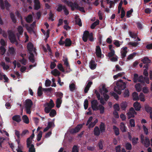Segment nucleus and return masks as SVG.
<instances>
[{"instance_id": "f257e3e1", "label": "nucleus", "mask_w": 152, "mask_h": 152, "mask_svg": "<svg viewBox=\"0 0 152 152\" xmlns=\"http://www.w3.org/2000/svg\"><path fill=\"white\" fill-rule=\"evenodd\" d=\"M27 48L29 54L28 59L30 62L33 63H34L35 62L34 54H35L36 55H37L36 49L34 47L32 43L30 42L28 43Z\"/></svg>"}, {"instance_id": "f03ea898", "label": "nucleus", "mask_w": 152, "mask_h": 152, "mask_svg": "<svg viewBox=\"0 0 152 152\" xmlns=\"http://www.w3.org/2000/svg\"><path fill=\"white\" fill-rule=\"evenodd\" d=\"M133 81L134 83H136L138 81L140 82L144 85L145 82L148 84L149 83L148 77H144L142 75L138 77V74L136 73H135L134 75Z\"/></svg>"}, {"instance_id": "7ed1b4c3", "label": "nucleus", "mask_w": 152, "mask_h": 152, "mask_svg": "<svg viewBox=\"0 0 152 152\" xmlns=\"http://www.w3.org/2000/svg\"><path fill=\"white\" fill-rule=\"evenodd\" d=\"M64 2L68 6L71 7L72 11H74L75 9L79 10L80 11L83 12H85L84 8L83 7H80L76 2L73 3L71 1H69L67 0L64 1Z\"/></svg>"}, {"instance_id": "20e7f679", "label": "nucleus", "mask_w": 152, "mask_h": 152, "mask_svg": "<svg viewBox=\"0 0 152 152\" xmlns=\"http://www.w3.org/2000/svg\"><path fill=\"white\" fill-rule=\"evenodd\" d=\"M126 84L122 82V80H120L116 83V86L114 89V91L119 94L121 93V91L126 88Z\"/></svg>"}, {"instance_id": "39448f33", "label": "nucleus", "mask_w": 152, "mask_h": 152, "mask_svg": "<svg viewBox=\"0 0 152 152\" xmlns=\"http://www.w3.org/2000/svg\"><path fill=\"white\" fill-rule=\"evenodd\" d=\"M33 102L30 99H27L25 101V110L27 114H30L31 108L33 105Z\"/></svg>"}, {"instance_id": "423d86ee", "label": "nucleus", "mask_w": 152, "mask_h": 152, "mask_svg": "<svg viewBox=\"0 0 152 152\" xmlns=\"http://www.w3.org/2000/svg\"><path fill=\"white\" fill-rule=\"evenodd\" d=\"M10 5L7 0H5L4 1L3 0H0V7L2 10L6 9L7 10H9V7Z\"/></svg>"}, {"instance_id": "0eeeda50", "label": "nucleus", "mask_w": 152, "mask_h": 152, "mask_svg": "<svg viewBox=\"0 0 152 152\" xmlns=\"http://www.w3.org/2000/svg\"><path fill=\"white\" fill-rule=\"evenodd\" d=\"M8 37L11 42L12 43H16V45L18 44V42L16 40V37L13 32L11 30L8 31Z\"/></svg>"}, {"instance_id": "6e6552de", "label": "nucleus", "mask_w": 152, "mask_h": 152, "mask_svg": "<svg viewBox=\"0 0 152 152\" xmlns=\"http://www.w3.org/2000/svg\"><path fill=\"white\" fill-rule=\"evenodd\" d=\"M83 127V124H78L74 128H72L69 130L70 134H74L79 132Z\"/></svg>"}, {"instance_id": "1a4fd4ad", "label": "nucleus", "mask_w": 152, "mask_h": 152, "mask_svg": "<svg viewBox=\"0 0 152 152\" xmlns=\"http://www.w3.org/2000/svg\"><path fill=\"white\" fill-rule=\"evenodd\" d=\"M137 114V113L134 109L132 107H131L129 109V111L127 113L128 119H129L131 118H134V115H136Z\"/></svg>"}, {"instance_id": "9d476101", "label": "nucleus", "mask_w": 152, "mask_h": 152, "mask_svg": "<svg viewBox=\"0 0 152 152\" xmlns=\"http://www.w3.org/2000/svg\"><path fill=\"white\" fill-rule=\"evenodd\" d=\"M91 106L94 111H96L99 110L98 105V102L97 100H93L91 101Z\"/></svg>"}, {"instance_id": "9b49d317", "label": "nucleus", "mask_w": 152, "mask_h": 152, "mask_svg": "<svg viewBox=\"0 0 152 152\" xmlns=\"http://www.w3.org/2000/svg\"><path fill=\"white\" fill-rule=\"evenodd\" d=\"M141 61L143 62V64H146L144 66L143 68H145L147 69H148V64L151 62V60L149 59L147 57H145L143 59L141 60Z\"/></svg>"}, {"instance_id": "f8f14e48", "label": "nucleus", "mask_w": 152, "mask_h": 152, "mask_svg": "<svg viewBox=\"0 0 152 152\" xmlns=\"http://www.w3.org/2000/svg\"><path fill=\"white\" fill-rule=\"evenodd\" d=\"M34 9L38 10L41 7L40 3L39 0H34Z\"/></svg>"}, {"instance_id": "ddd939ff", "label": "nucleus", "mask_w": 152, "mask_h": 152, "mask_svg": "<svg viewBox=\"0 0 152 152\" xmlns=\"http://www.w3.org/2000/svg\"><path fill=\"white\" fill-rule=\"evenodd\" d=\"M90 34L88 31H84L82 37L83 40L84 42H86L87 41Z\"/></svg>"}, {"instance_id": "4468645a", "label": "nucleus", "mask_w": 152, "mask_h": 152, "mask_svg": "<svg viewBox=\"0 0 152 152\" xmlns=\"http://www.w3.org/2000/svg\"><path fill=\"white\" fill-rule=\"evenodd\" d=\"M145 110L146 111L150 113V117L152 118V107L148 105H146L145 107Z\"/></svg>"}, {"instance_id": "2eb2a0df", "label": "nucleus", "mask_w": 152, "mask_h": 152, "mask_svg": "<svg viewBox=\"0 0 152 152\" xmlns=\"http://www.w3.org/2000/svg\"><path fill=\"white\" fill-rule=\"evenodd\" d=\"M96 53L97 56L98 58L102 57V52L101 49L99 46H96Z\"/></svg>"}, {"instance_id": "dca6fc26", "label": "nucleus", "mask_w": 152, "mask_h": 152, "mask_svg": "<svg viewBox=\"0 0 152 152\" xmlns=\"http://www.w3.org/2000/svg\"><path fill=\"white\" fill-rule=\"evenodd\" d=\"M96 65L97 64L96 63L94 60L92 59L90 61L89 66L91 69L94 70L95 69L96 66Z\"/></svg>"}, {"instance_id": "f3484780", "label": "nucleus", "mask_w": 152, "mask_h": 152, "mask_svg": "<svg viewBox=\"0 0 152 152\" xmlns=\"http://www.w3.org/2000/svg\"><path fill=\"white\" fill-rule=\"evenodd\" d=\"M141 142L146 147H149L150 144L149 139L146 137H145V139L142 142Z\"/></svg>"}, {"instance_id": "a211bd4d", "label": "nucleus", "mask_w": 152, "mask_h": 152, "mask_svg": "<svg viewBox=\"0 0 152 152\" xmlns=\"http://www.w3.org/2000/svg\"><path fill=\"white\" fill-rule=\"evenodd\" d=\"M133 107L135 110L137 111L140 110L141 108V106L140 103L137 101L136 102L134 103Z\"/></svg>"}, {"instance_id": "6ab92c4d", "label": "nucleus", "mask_w": 152, "mask_h": 152, "mask_svg": "<svg viewBox=\"0 0 152 152\" xmlns=\"http://www.w3.org/2000/svg\"><path fill=\"white\" fill-rule=\"evenodd\" d=\"M127 47H123L122 50L121 51V58H124L126 56L127 51Z\"/></svg>"}, {"instance_id": "aec40b11", "label": "nucleus", "mask_w": 152, "mask_h": 152, "mask_svg": "<svg viewBox=\"0 0 152 152\" xmlns=\"http://www.w3.org/2000/svg\"><path fill=\"white\" fill-rule=\"evenodd\" d=\"M101 131L98 126H96L94 128V134L96 136H99L100 133Z\"/></svg>"}, {"instance_id": "412c9836", "label": "nucleus", "mask_w": 152, "mask_h": 152, "mask_svg": "<svg viewBox=\"0 0 152 152\" xmlns=\"http://www.w3.org/2000/svg\"><path fill=\"white\" fill-rule=\"evenodd\" d=\"M106 126L103 122H101L99 125V129L101 133L104 132L105 130Z\"/></svg>"}, {"instance_id": "4be33fe9", "label": "nucleus", "mask_w": 152, "mask_h": 152, "mask_svg": "<svg viewBox=\"0 0 152 152\" xmlns=\"http://www.w3.org/2000/svg\"><path fill=\"white\" fill-rule=\"evenodd\" d=\"M25 27L28 32H31L33 31L34 28L31 26H29L28 24H25Z\"/></svg>"}, {"instance_id": "5701e85b", "label": "nucleus", "mask_w": 152, "mask_h": 152, "mask_svg": "<svg viewBox=\"0 0 152 152\" xmlns=\"http://www.w3.org/2000/svg\"><path fill=\"white\" fill-rule=\"evenodd\" d=\"M25 20L28 23H31L33 20V16L31 15H29L27 17L25 18Z\"/></svg>"}, {"instance_id": "b1692460", "label": "nucleus", "mask_w": 152, "mask_h": 152, "mask_svg": "<svg viewBox=\"0 0 152 152\" xmlns=\"http://www.w3.org/2000/svg\"><path fill=\"white\" fill-rule=\"evenodd\" d=\"M13 120L17 122H19L21 121L20 116V115H15L12 118Z\"/></svg>"}, {"instance_id": "393cba45", "label": "nucleus", "mask_w": 152, "mask_h": 152, "mask_svg": "<svg viewBox=\"0 0 152 152\" xmlns=\"http://www.w3.org/2000/svg\"><path fill=\"white\" fill-rule=\"evenodd\" d=\"M120 129L123 132L126 131V127L123 122H121L120 125Z\"/></svg>"}, {"instance_id": "a878e982", "label": "nucleus", "mask_w": 152, "mask_h": 152, "mask_svg": "<svg viewBox=\"0 0 152 152\" xmlns=\"http://www.w3.org/2000/svg\"><path fill=\"white\" fill-rule=\"evenodd\" d=\"M64 44L66 47L70 46L72 44V41L70 39L66 38L65 40Z\"/></svg>"}, {"instance_id": "bb28decb", "label": "nucleus", "mask_w": 152, "mask_h": 152, "mask_svg": "<svg viewBox=\"0 0 152 152\" xmlns=\"http://www.w3.org/2000/svg\"><path fill=\"white\" fill-rule=\"evenodd\" d=\"M0 65L2 67L3 69L5 70H7L10 68L8 65H6L5 63L4 62H1L0 63Z\"/></svg>"}, {"instance_id": "cd10ccee", "label": "nucleus", "mask_w": 152, "mask_h": 152, "mask_svg": "<svg viewBox=\"0 0 152 152\" xmlns=\"http://www.w3.org/2000/svg\"><path fill=\"white\" fill-rule=\"evenodd\" d=\"M46 105L48 107L51 108H53L54 106V104L52 99H50L49 103H46Z\"/></svg>"}, {"instance_id": "c85d7f7f", "label": "nucleus", "mask_w": 152, "mask_h": 152, "mask_svg": "<svg viewBox=\"0 0 152 152\" xmlns=\"http://www.w3.org/2000/svg\"><path fill=\"white\" fill-rule=\"evenodd\" d=\"M10 16L12 22L14 23H15L17 22V20L14 14L12 13H11L10 14Z\"/></svg>"}, {"instance_id": "c756f323", "label": "nucleus", "mask_w": 152, "mask_h": 152, "mask_svg": "<svg viewBox=\"0 0 152 152\" xmlns=\"http://www.w3.org/2000/svg\"><path fill=\"white\" fill-rule=\"evenodd\" d=\"M133 99L134 101H137L139 99L138 94L136 92H134L132 94Z\"/></svg>"}, {"instance_id": "7c9ffc66", "label": "nucleus", "mask_w": 152, "mask_h": 152, "mask_svg": "<svg viewBox=\"0 0 152 152\" xmlns=\"http://www.w3.org/2000/svg\"><path fill=\"white\" fill-rule=\"evenodd\" d=\"M62 102V100L60 99H57L56 100V107L58 108H59L61 106Z\"/></svg>"}, {"instance_id": "2f4dec72", "label": "nucleus", "mask_w": 152, "mask_h": 152, "mask_svg": "<svg viewBox=\"0 0 152 152\" xmlns=\"http://www.w3.org/2000/svg\"><path fill=\"white\" fill-rule=\"evenodd\" d=\"M51 73L55 76H59L60 74V72L56 69H55L53 70L52 71Z\"/></svg>"}, {"instance_id": "473e14b6", "label": "nucleus", "mask_w": 152, "mask_h": 152, "mask_svg": "<svg viewBox=\"0 0 152 152\" xmlns=\"http://www.w3.org/2000/svg\"><path fill=\"white\" fill-rule=\"evenodd\" d=\"M65 5H63L61 4H58V5L57 8L56 9V10L58 12H61L62 11V10L64 9V7H65Z\"/></svg>"}, {"instance_id": "72a5a7b5", "label": "nucleus", "mask_w": 152, "mask_h": 152, "mask_svg": "<svg viewBox=\"0 0 152 152\" xmlns=\"http://www.w3.org/2000/svg\"><path fill=\"white\" fill-rule=\"evenodd\" d=\"M127 106V104L126 102H122L120 104L121 108L122 110H125Z\"/></svg>"}, {"instance_id": "f704fd0d", "label": "nucleus", "mask_w": 152, "mask_h": 152, "mask_svg": "<svg viewBox=\"0 0 152 152\" xmlns=\"http://www.w3.org/2000/svg\"><path fill=\"white\" fill-rule=\"evenodd\" d=\"M113 129L114 131V133L116 136H118L119 134V129L116 126L114 125L113 126Z\"/></svg>"}, {"instance_id": "c9c22d12", "label": "nucleus", "mask_w": 152, "mask_h": 152, "mask_svg": "<svg viewBox=\"0 0 152 152\" xmlns=\"http://www.w3.org/2000/svg\"><path fill=\"white\" fill-rule=\"evenodd\" d=\"M41 31L44 35H45L46 34V39H47L49 36L50 30H47V32H46L42 28L41 29Z\"/></svg>"}, {"instance_id": "e433bc0d", "label": "nucleus", "mask_w": 152, "mask_h": 152, "mask_svg": "<svg viewBox=\"0 0 152 152\" xmlns=\"http://www.w3.org/2000/svg\"><path fill=\"white\" fill-rule=\"evenodd\" d=\"M22 119L24 123L28 124L29 123L28 118L26 115H23L22 116Z\"/></svg>"}, {"instance_id": "4c0bfd02", "label": "nucleus", "mask_w": 152, "mask_h": 152, "mask_svg": "<svg viewBox=\"0 0 152 152\" xmlns=\"http://www.w3.org/2000/svg\"><path fill=\"white\" fill-rule=\"evenodd\" d=\"M54 119L53 120V121H52L51 122H49L48 123V125L47 126L50 129L51 127H54L55 126V125L54 124Z\"/></svg>"}, {"instance_id": "58836bf2", "label": "nucleus", "mask_w": 152, "mask_h": 152, "mask_svg": "<svg viewBox=\"0 0 152 152\" xmlns=\"http://www.w3.org/2000/svg\"><path fill=\"white\" fill-rule=\"evenodd\" d=\"M75 22L76 24L80 26H82V22L80 18H76Z\"/></svg>"}, {"instance_id": "ea45409f", "label": "nucleus", "mask_w": 152, "mask_h": 152, "mask_svg": "<svg viewBox=\"0 0 152 152\" xmlns=\"http://www.w3.org/2000/svg\"><path fill=\"white\" fill-rule=\"evenodd\" d=\"M56 114V112L54 109L51 110L50 112L49 113L50 116L51 117H54Z\"/></svg>"}, {"instance_id": "a19ab883", "label": "nucleus", "mask_w": 152, "mask_h": 152, "mask_svg": "<svg viewBox=\"0 0 152 152\" xmlns=\"http://www.w3.org/2000/svg\"><path fill=\"white\" fill-rule=\"evenodd\" d=\"M6 50V49L3 46H1L0 47V54L1 55H3L5 53Z\"/></svg>"}, {"instance_id": "79ce46f5", "label": "nucleus", "mask_w": 152, "mask_h": 152, "mask_svg": "<svg viewBox=\"0 0 152 152\" xmlns=\"http://www.w3.org/2000/svg\"><path fill=\"white\" fill-rule=\"evenodd\" d=\"M99 110L100 111L101 114H103L104 112V107L102 104H99L98 106Z\"/></svg>"}, {"instance_id": "37998d69", "label": "nucleus", "mask_w": 152, "mask_h": 152, "mask_svg": "<svg viewBox=\"0 0 152 152\" xmlns=\"http://www.w3.org/2000/svg\"><path fill=\"white\" fill-rule=\"evenodd\" d=\"M136 91L140 92L141 90V87L140 83H137L135 86Z\"/></svg>"}, {"instance_id": "c03bdc74", "label": "nucleus", "mask_w": 152, "mask_h": 152, "mask_svg": "<svg viewBox=\"0 0 152 152\" xmlns=\"http://www.w3.org/2000/svg\"><path fill=\"white\" fill-rule=\"evenodd\" d=\"M125 148L127 150H130L132 148V145L129 142H127L125 144Z\"/></svg>"}, {"instance_id": "a18cd8bd", "label": "nucleus", "mask_w": 152, "mask_h": 152, "mask_svg": "<svg viewBox=\"0 0 152 152\" xmlns=\"http://www.w3.org/2000/svg\"><path fill=\"white\" fill-rule=\"evenodd\" d=\"M70 90L71 91H73L75 89V85L74 83H72L69 86Z\"/></svg>"}, {"instance_id": "49530a36", "label": "nucleus", "mask_w": 152, "mask_h": 152, "mask_svg": "<svg viewBox=\"0 0 152 152\" xmlns=\"http://www.w3.org/2000/svg\"><path fill=\"white\" fill-rule=\"evenodd\" d=\"M103 141L102 140H99V142L97 146L99 147V148L100 150H102L103 148Z\"/></svg>"}, {"instance_id": "de8ad7c7", "label": "nucleus", "mask_w": 152, "mask_h": 152, "mask_svg": "<svg viewBox=\"0 0 152 152\" xmlns=\"http://www.w3.org/2000/svg\"><path fill=\"white\" fill-rule=\"evenodd\" d=\"M78 147L76 145H75L73 147L72 152H79Z\"/></svg>"}, {"instance_id": "09e8293b", "label": "nucleus", "mask_w": 152, "mask_h": 152, "mask_svg": "<svg viewBox=\"0 0 152 152\" xmlns=\"http://www.w3.org/2000/svg\"><path fill=\"white\" fill-rule=\"evenodd\" d=\"M26 145L27 148H29L31 146L32 142V140L30 139V138H28L26 140Z\"/></svg>"}, {"instance_id": "8fccbe9b", "label": "nucleus", "mask_w": 152, "mask_h": 152, "mask_svg": "<svg viewBox=\"0 0 152 152\" xmlns=\"http://www.w3.org/2000/svg\"><path fill=\"white\" fill-rule=\"evenodd\" d=\"M42 87L40 86L39 87L37 91V94L38 96H41L42 94Z\"/></svg>"}, {"instance_id": "3c124183", "label": "nucleus", "mask_w": 152, "mask_h": 152, "mask_svg": "<svg viewBox=\"0 0 152 152\" xmlns=\"http://www.w3.org/2000/svg\"><path fill=\"white\" fill-rule=\"evenodd\" d=\"M136 53H133L130 54L127 57V60H130L133 58L134 57L136 56Z\"/></svg>"}, {"instance_id": "603ef678", "label": "nucleus", "mask_w": 152, "mask_h": 152, "mask_svg": "<svg viewBox=\"0 0 152 152\" xmlns=\"http://www.w3.org/2000/svg\"><path fill=\"white\" fill-rule=\"evenodd\" d=\"M29 152H35V149L33 144H31L30 147H29Z\"/></svg>"}, {"instance_id": "864d4df0", "label": "nucleus", "mask_w": 152, "mask_h": 152, "mask_svg": "<svg viewBox=\"0 0 152 152\" xmlns=\"http://www.w3.org/2000/svg\"><path fill=\"white\" fill-rule=\"evenodd\" d=\"M140 100L142 102H144L145 101V95L142 93H141L139 96Z\"/></svg>"}, {"instance_id": "5fc2aeb1", "label": "nucleus", "mask_w": 152, "mask_h": 152, "mask_svg": "<svg viewBox=\"0 0 152 152\" xmlns=\"http://www.w3.org/2000/svg\"><path fill=\"white\" fill-rule=\"evenodd\" d=\"M115 51L114 50H111L110 52L108 53L107 56L109 58L115 56Z\"/></svg>"}, {"instance_id": "6e6d98bb", "label": "nucleus", "mask_w": 152, "mask_h": 152, "mask_svg": "<svg viewBox=\"0 0 152 152\" xmlns=\"http://www.w3.org/2000/svg\"><path fill=\"white\" fill-rule=\"evenodd\" d=\"M129 124L131 127H134L135 126L134 120L133 119H131L129 120Z\"/></svg>"}, {"instance_id": "4d7b16f0", "label": "nucleus", "mask_w": 152, "mask_h": 152, "mask_svg": "<svg viewBox=\"0 0 152 152\" xmlns=\"http://www.w3.org/2000/svg\"><path fill=\"white\" fill-rule=\"evenodd\" d=\"M129 96V92L128 89L125 90L124 94V97H128Z\"/></svg>"}, {"instance_id": "13d9d810", "label": "nucleus", "mask_w": 152, "mask_h": 152, "mask_svg": "<svg viewBox=\"0 0 152 152\" xmlns=\"http://www.w3.org/2000/svg\"><path fill=\"white\" fill-rule=\"evenodd\" d=\"M9 51L10 53L12 55H14L15 53L14 49L13 47H11L9 48Z\"/></svg>"}, {"instance_id": "bf43d9fd", "label": "nucleus", "mask_w": 152, "mask_h": 152, "mask_svg": "<svg viewBox=\"0 0 152 152\" xmlns=\"http://www.w3.org/2000/svg\"><path fill=\"white\" fill-rule=\"evenodd\" d=\"M42 131H40L37 135V140L38 141H39L42 137Z\"/></svg>"}, {"instance_id": "052dcab7", "label": "nucleus", "mask_w": 152, "mask_h": 152, "mask_svg": "<svg viewBox=\"0 0 152 152\" xmlns=\"http://www.w3.org/2000/svg\"><path fill=\"white\" fill-rule=\"evenodd\" d=\"M138 138L133 137L132 139V144L133 145H135L137 143V141L138 140Z\"/></svg>"}, {"instance_id": "680f3d73", "label": "nucleus", "mask_w": 152, "mask_h": 152, "mask_svg": "<svg viewBox=\"0 0 152 152\" xmlns=\"http://www.w3.org/2000/svg\"><path fill=\"white\" fill-rule=\"evenodd\" d=\"M88 100L86 99L85 100L84 103V109L85 110L87 109L88 108Z\"/></svg>"}, {"instance_id": "e2e57ef3", "label": "nucleus", "mask_w": 152, "mask_h": 152, "mask_svg": "<svg viewBox=\"0 0 152 152\" xmlns=\"http://www.w3.org/2000/svg\"><path fill=\"white\" fill-rule=\"evenodd\" d=\"M63 61L64 62V64L66 66V67L67 68L69 67V68L70 66L68 62L67 58H66L65 59L63 60Z\"/></svg>"}, {"instance_id": "0e129e2a", "label": "nucleus", "mask_w": 152, "mask_h": 152, "mask_svg": "<svg viewBox=\"0 0 152 152\" xmlns=\"http://www.w3.org/2000/svg\"><path fill=\"white\" fill-rule=\"evenodd\" d=\"M18 31L20 35L22 34L23 32V27L20 26H19L18 28Z\"/></svg>"}, {"instance_id": "69168bd1", "label": "nucleus", "mask_w": 152, "mask_h": 152, "mask_svg": "<svg viewBox=\"0 0 152 152\" xmlns=\"http://www.w3.org/2000/svg\"><path fill=\"white\" fill-rule=\"evenodd\" d=\"M129 34L130 36L132 38L136 39L137 37V34H136L132 33L131 31H129Z\"/></svg>"}, {"instance_id": "338daca9", "label": "nucleus", "mask_w": 152, "mask_h": 152, "mask_svg": "<svg viewBox=\"0 0 152 152\" xmlns=\"http://www.w3.org/2000/svg\"><path fill=\"white\" fill-rule=\"evenodd\" d=\"M56 95L57 97H59V98H58V99H61L63 96V94L60 92H57L56 93Z\"/></svg>"}, {"instance_id": "774afa93", "label": "nucleus", "mask_w": 152, "mask_h": 152, "mask_svg": "<svg viewBox=\"0 0 152 152\" xmlns=\"http://www.w3.org/2000/svg\"><path fill=\"white\" fill-rule=\"evenodd\" d=\"M118 57L116 56H115L114 57H112L110 58V60L113 62H115L118 61Z\"/></svg>"}]
</instances>
